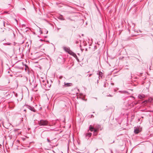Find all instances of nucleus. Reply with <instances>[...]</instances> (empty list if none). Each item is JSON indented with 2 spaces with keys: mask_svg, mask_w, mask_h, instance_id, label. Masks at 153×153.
<instances>
[{
  "mask_svg": "<svg viewBox=\"0 0 153 153\" xmlns=\"http://www.w3.org/2000/svg\"><path fill=\"white\" fill-rule=\"evenodd\" d=\"M91 116H93V115H91Z\"/></svg>",
  "mask_w": 153,
  "mask_h": 153,
  "instance_id": "34",
  "label": "nucleus"
},
{
  "mask_svg": "<svg viewBox=\"0 0 153 153\" xmlns=\"http://www.w3.org/2000/svg\"><path fill=\"white\" fill-rule=\"evenodd\" d=\"M47 140L48 142V143H50V142H51V141L50 140H49V139H48V138H47Z\"/></svg>",
  "mask_w": 153,
  "mask_h": 153,
  "instance_id": "22",
  "label": "nucleus"
},
{
  "mask_svg": "<svg viewBox=\"0 0 153 153\" xmlns=\"http://www.w3.org/2000/svg\"><path fill=\"white\" fill-rule=\"evenodd\" d=\"M107 96H108V97H112V95H110V94H109V95H107Z\"/></svg>",
  "mask_w": 153,
  "mask_h": 153,
  "instance_id": "24",
  "label": "nucleus"
},
{
  "mask_svg": "<svg viewBox=\"0 0 153 153\" xmlns=\"http://www.w3.org/2000/svg\"><path fill=\"white\" fill-rule=\"evenodd\" d=\"M52 130H53V129H49L47 130L44 131L41 134V137L42 138H44L46 136H47L48 134L45 132L46 131H50Z\"/></svg>",
  "mask_w": 153,
  "mask_h": 153,
  "instance_id": "2",
  "label": "nucleus"
},
{
  "mask_svg": "<svg viewBox=\"0 0 153 153\" xmlns=\"http://www.w3.org/2000/svg\"><path fill=\"white\" fill-rule=\"evenodd\" d=\"M97 83H98V80H97Z\"/></svg>",
  "mask_w": 153,
  "mask_h": 153,
  "instance_id": "31",
  "label": "nucleus"
},
{
  "mask_svg": "<svg viewBox=\"0 0 153 153\" xmlns=\"http://www.w3.org/2000/svg\"><path fill=\"white\" fill-rule=\"evenodd\" d=\"M38 124L41 126H50L52 125H50L48 122L46 120H41L38 122Z\"/></svg>",
  "mask_w": 153,
  "mask_h": 153,
  "instance_id": "1",
  "label": "nucleus"
},
{
  "mask_svg": "<svg viewBox=\"0 0 153 153\" xmlns=\"http://www.w3.org/2000/svg\"><path fill=\"white\" fill-rule=\"evenodd\" d=\"M92 75V74H89V77L90 76Z\"/></svg>",
  "mask_w": 153,
  "mask_h": 153,
  "instance_id": "28",
  "label": "nucleus"
},
{
  "mask_svg": "<svg viewBox=\"0 0 153 153\" xmlns=\"http://www.w3.org/2000/svg\"><path fill=\"white\" fill-rule=\"evenodd\" d=\"M140 132V131L138 129H137L134 130V132L135 134H137Z\"/></svg>",
  "mask_w": 153,
  "mask_h": 153,
  "instance_id": "11",
  "label": "nucleus"
},
{
  "mask_svg": "<svg viewBox=\"0 0 153 153\" xmlns=\"http://www.w3.org/2000/svg\"><path fill=\"white\" fill-rule=\"evenodd\" d=\"M22 27H25L26 26V25H25V24H22Z\"/></svg>",
  "mask_w": 153,
  "mask_h": 153,
  "instance_id": "19",
  "label": "nucleus"
},
{
  "mask_svg": "<svg viewBox=\"0 0 153 153\" xmlns=\"http://www.w3.org/2000/svg\"><path fill=\"white\" fill-rule=\"evenodd\" d=\"M95 48H96V46H95Z\"/></svg>",
  "mask_w": 153,
  "mask_h": 153,
  "instance_id": "33",
  "label": "nucleus"
},
{
  "mask_svg": "<svg viewBox=\"0 0 153 153\" xmlns=\"http://www.w3.org/2000/svg\"><path fill=\"white\" fill-rule=\"evenodd\" d=\"M45 82V81L44 80H42V81H40V82L41 83H42L43 85H45L46 84L44 82Z\"/></svg>",
  "mask_w": 153,
  "mask_h": 153,
  "instance_id": "16",
  "label": "nucleus"
},
{
  "mask_svg": "<svg viewBox=\"0 0 153 153\" xmlns=\"http://www.w3.org/2000/svg\"><path fill=\"white\" fill-rule=\"evenodd\" d=\"M92 135L91 133H87L85 134V136L86 139H88L90 138Z\"/></svg>",
  "mask_w": 153,
  "mask_h": 153,
  "instance_id": "4",
  "label": "nucleus"
},
{
  "mask_svg": "<svg viewBox=\"0 0 153 153\" xmlns=\"http://www.w3.org/2000/svg\"><path fill=\"white\" fill-rule=\"evenodd\" d=\"M97 74L101 77H102V76L103 75V73L101 71H99Z\"/></svg>",
  "mask_w": 153,
  "mask_h": 153,
  "instance_id": "14",
  "label": "nucleus"
},
{
  "mask_svg": "<svg viewBox=\"0 0 153 153\" xmlns=\"http://www.w3.org/2000/svg\"><path fill=\"white\" fill-rule=\"evenodd\" d=\"M48 31H46V33H48Z\"/></svg>",
  "mask_w": 153,
  "mask_h": 153,
  "instance_id": "30",
  "label": "nucleus"
},
{
  "mask_svg": "<svg viewBox=\"0 0 153 153\" xmlns=\"http://www.w3.org/2000/svg\"><path fill=\"white\" fill-rule=\"evenodd\" d=\"M137 102H134V104H135V105L137 104Z\"/></svg>",
  "mask_w": 153,
  "mask_h": 153,
  "instance_id": "25",
  "label": "nucleus"
},
{
  "mask_svg": "<svg viewBox=\"0 0 153 153\" xmlns=\"http://www.w3.org/2000/svg\"><path fill=\"white\" fill-rule=\"evenodd\" d=\"M145 97V96L143 94H140L138 96V98L139 99H142Z\"/></svg>",
  "mask_w": 153,
  "mask_h": 153,
  "instance_id": "9",
  "label": "nucleus"
},
{
  "mask_svg": "<svg viewBox=\"0 0 153 153\" xmlns=\"http://www.w3.org/2000/svg\"><path fill=\"white\" fill-rule=\"evenodd\" d=\"M148 102V101H147V100H145L143 102L144 103H147Z\"/></svg>",
  "mask_w": 153,
  "mask_h": 153,
  "instance_id": "21",
  "label": "nucleus"
},
{
  "mask_svg": "<svg viewBox=\"0 0 153 153\" xmlns=\"http://www.w3.org/2000/svg\"><path fill=\"white\" fill-rule=\"evenodd\" d=\"M3 24H4V27H5V22H3Z\"/></svg>",
  "mask_w": 153,
  "mask_h": 153,
  "instance_id": "26",
  "label": "nucleus"
},
{
  "mask_svg": "<svg viewBox=\"0 0 153 153\" xmlns=\"http://www.w3.org/2000/svg\"><path fill=\"white\" fill-rule=\"evenodd\" d=\"M69 54L71 55H72L75 58H76L77 57L76 54L75 53L72 52V51H71L70 53Z\"/></svg>",
  "mask_w": 153,
  "mask_h": 153,
  "instance_id": "7",
  "label": "nucleus"
},
{
  "mask_svg": "<svg viewBox=\"0 0 153 153\" xmlns=\"http://www.w3.org/2000/svg\"><path fill=\"white\" fill-rule=\"evenodd\" d=\"M93 131H94V132H96L97 131V129H96L94 128V130Z\"/></svg>",
  "mask_w": 153,
  "mask_h": 153,
  "instance_id": "20",
  "label": "nucleus"
},
{
  "mask_svg": "<svg viewBox=\"0 0 153 153\" xmlns=\"http://www.w3.org/2000/svg\"><path fill=\"white\" fill-rule=\"evenodd\" d=\"M120 93H122V94H125V93L128 94V92L127 91H120Z\"/></svg>",
  "mask_w": 153,
  "mask_h": 153,
  "instance_id": "13",
  "label": "nucleus"
},
{
  "mask_svg": "<svg viewBox=\"0 0 153 153\" xmlns=\"http://www.w3.org/2000/svg\"><path fill=\"white\" fill-rule=\"evenodd\" d=\"M153 98L152 97H150L149 99L147 100L148 102H152L153 101Z\"/></svg>",
  "mask_w": 153,
  "mask_h": 153,
  "instance_id": "12",
  "label": "nucleus"
},
{
  "mask_svg": "<svg viewBox=\"0 0 153 153\" xmlns=\"http://www.w3.org/2000/svg\"><path fill=\"white\" fill-rule=\"evenodd\" d=\"M94 127H92V126L90 125L89 126V130L91 131H93L94 130Z\"/></svg>",
  "mask_w": 153,
  "mask_h": 153,
  "instance_id": "10",
  "label": "nucleus"
},
{
  "mask_svg": "<svg viewBox=\"0 0 153 153\" xmlns=\"http://www.w3.org/2000/svg\"><path fill=\"white\" fill-rule=\"evenodd\" d=\"M95 48H96V46H95Z\"/></svg>",
  "mask_w": 153,
  "mask_h": 153,
  "instance_id": "32",
  "label": "nucleus"
},
{
  "mask_svg": "<svg viewBox=\"0 0 153 153\" xmlns=\"http://www.w3.org/2000/svg\"><path fill=\"white\" fill-rule=\"evenodd\" d=\"M25 65V70L26 71L27 69V68H28V67L27 66V65Z\"/></svg>",
  "mask_w": 153,
  "mask_h": 153,
  "instance_id": "18",
  "label": "nucleus"
},
{
  "mask_svg": "<svg viewBox=\"0 0 153 153\" xmlns=\"http://www.w3.org/2000/svg\"><path fill=\"white\" fill-rule=\"evenodd\" d=\"M4 44L6 45H10L11 43H5Z\"/></svg>",
  "mask_w": 153,
  "mask_h": 153,
  "instance_id": "17",
  "label": "nucleus"
},
{
  "mask_svg": "<svg viewBox=\"0 0 153 153\" xmlns=\"http://www.w3.org/2000/svg\"><path fill=\"white\" fill-rule=\"evenodd\" d=\"M71 85H72L71 83H66L65 82L64 83V86L65 87L69 86Z\"/></svg>",
  "mask_w": 153,
  "mask_h": 153,
  "instance_id": "8",
  "label": "nucleus"
},
{
  "mask_svg": "<svg viewBox=\"0 0 153 153\" xmlns=\"http://www.w3.org/2000/svg\"><path fill=\"white\" fill-rule=\"evenodd\" d=\"M78 43V41H76V43Z\"/></svg>",
  "mask_w": 153,
  "mask_h": 153,
  "instance_id": "29",
  "label": "nucleus"
},
{
  "mask_svg": "<svg viewBox=\"0 0 153 153\" xmlns=\"http://www.w3.org/2000/svg\"><path fill=\"white\" fill-rule=\"evenodd\" d=\"M67 19L70 20L71 21H72L73 20L71 19V18L70 17H68L67 18Z\"/></svg>",
  "mask_w": 153,
  "mask_h": 153,
  "instance_id": "23",
  "label": "nucleus"
},
{
  "mask_svg": "<svg viewBox=\"0 0 153 153\" xmlns=\"http://www.w3.org/2000/svg\"><path fill=\"white\" fill-rule=\"evenodd\" d=\"M63 49L65 51L68 53L69 54L71 51L70 50V48L69 47H63Z\"/></svg>",
  "mask_w": 153,
  "mask_h": 153,
  "instance_id": "3",
  "label": "nucleus"
},
{
  "mask_svg": "<svg viewBox=\"0 0 153 153\" xmlns=\"http://www.w3.org/2000/svg\"><path fill=\"white\" fill-rule=\"evenodd\" d=\"M59 19L61 20H65V19H64V18L62 16H61L59 18Z\"/></svg>",
  "mask_w": 153,
  "mask_h": 153,
  "instance_id": "15",
  "label": "nucleus"
},
{
  "mask_svg": "<svg viewBox=\"0 0 153 153\" xmlns=\"http://www.w3.org/2000/svg\"><path fill=\"white\" fill-rule=\"evenodd\" d=\"M104 87H106L105 84V83L104 85Z\"/></svg>",
  "mask_w": 153,
  "mask_h": 153,
  "instance_id": "27",
  "label": "nucleus"
},
{
  "mask_svg": "<svg viewBox=\"0 0 153 153\" xmlns=\"http://www.w3.org/2000/svg\"><path fill=\"white\" fill-rule=\"evenodd\" d=\"M27 108L29 109L31 111H33V112H35L36 110L34 109V108L33 107L28 106H27Z\"/></svg>",
  "mask_w": 153,
  "mask_h": 153,
  "instance_id": "5",
  "label": "nucleus"
},
{
  "mask_svg": "<svg viewBox=\"0 0 153 153\" xmlns=\"http://www.w3.org/2000/svg\"><path fill=\"white\" fill-rule=\"evenodd\" d=\"M69 54L71 55H72L75 58H76L77 57L76 54L75 53L72 52V51H71L70 53Z\"/></svg>",
  "mask_w": 153,
  "mask_h": 153,
  "instance_id": "6",
  "label": "nucleus"
}]
</instances>
